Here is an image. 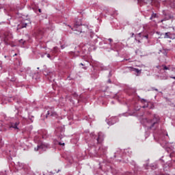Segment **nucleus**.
Listing matches in <instances>:
<instances>
[{
    "mask_svg": "<svg viewBox=\"0 0 175 175\" xmlns=\"http://www.w3.org/2000/svg\"><path fill=\"white\" fill-rule=\"evenodd\" d=\"M62 49H65V47L64 46H62Z\"/></svg>",
    "mask_w": 175,
    "mask_h": 175,
    "instance_id": "a211bd4d",
    "label": "nucleus"
},
{
    "mask_svg": "<svg viewBox=\"0 0 175 175\" xmlns=\"http://www.w3.org/2000/svg\"><path fill=\"white\" fill-rule=\"evenodd\" d=\"M156 16V14H153L152 16Z\"/></svg>",
    "mask_w": 175,
    "mask_h": 175,
    "instance_id": "5701e85b",
    "label": "nucleus"
},
{
    "mask_svg": "<svg viewBox=\"0 0 175 175\" xmlns=\"http://www.w3.org/2000/svg\"><path fill=\"white\" fill-rule=\"evenodd\" d=\"M48 116H57V113L55 112H51L50 111H48Z\"/></svg>",
    "mask_w": 175,
    "mask_h": 175,
    "instance_id": "0eeeda50",
    "label": "nucleus"
},
{
    "mask_svg": "<svg viewBox=\"0 0 175 175\" xmlns=\"http://www.w3.org/2000/svg\"><path fill=\"white\" fill-rule=\"evenodd\" d=\"M59 146H65V143L59 142Z\"/></svg>",
    "mask_w": 175,
    "mask_h": 175,
    "instance_id": "9b49d317",
    "label": "nucleus"
},
{
    "mask_svg": "<svg viewBox=\"0 0 175 175\" xmlns=\"http://www.w3.org/2000/svg\"><path fill=\"white\" fill-rule=\"evenodd\" d=\"M169 35H170V32L165 33V36H164L165 39H169L170 38V36Z\"/></svg>",
    "mask_w": 175,
    "mask_h": 175,
    "instance_id": "423d86ee",
    "label": "nucleus"
},
{
    "mask_svg": "<svg viewBox=\"0 0 175 175\" xmlns=\"http://www.w3.org/2000/svg\"><path fill=\"white\" fill-rule=\"evenodd\" d=\"M132 70H133V72H136V73H137L138 75L139 73H141V72H142V70H139V69L135 68H132Z\"/></svg>",
    "mask_w": 175,
    "mask_h": 175,
    "instance_id": "20e7f679",
    "label": "nucleus"
},
{
    "mask_svg": "<svg viewBox=\"0 0 175 175\" xmlns=\"http://www.w3.org/2000/svg\"><path fill=\"white\" fill-rule=\"evenodd\" d=\"M151 18H152V17H150V20H151Z\"/></svg>",
    "mask_w": 175,
    "mask_h": 175,
    "instance_id": "393cba45",
    "label": "nucleus"
},
{
    "mask_svg": "<svg viewBox=\"0 0 175 175\" xmlns=\"http://www.w3.org/2000/svg\"><path fill=\"white\" fill-rule=\"evenodd\" d=\"M14 55H17V54H15Z\"/></svg>",
    "mask_w": 175,
    "mask_h": 175,
    "instance_id": "bb28decb",
    "label": "nucleus"
},
{
    "mask_svg": "<svg viewBox=\"0 0 175 175\" xmlns=\"http://www.w3.org/2000/svg\"><path fill=\"white\" fill-rule=\"evenodd\" d=\"M72 29L74 31V33L76 35H80V33L87 32L88 31V26L75 25Z\"/></svg>",
    "mask_w": 175,
    "mask_h": 175,
    "instance_id": "f257e3e1",
    "label": "nucleus"
},
{
    "mask_svg": "<svg viewBox=\"0 0 175 175\" xmlns=\"http://www.w3.org/2000/svg\"><path fill=\"white\" fill-rule=\"evenodd\" d=\"M27 27V23H23L22 28H25Z\"/></svg>",
    "mask_w": 175,
    "mask_h": 175,
    "instance_id": "9d476101",
    "label": "nucleus"
},
{
    "mask_svg": "<svg viewBox=\"0 0 175 175\" xmlns=\"http://www.w3.org/2000/svg\"><path fill=\"white\" fill-rule=\"evenodd\" d=\"M38 11L40 13H42V10L39 9Z\"/></svg>",
    "mask_w": 175,
    "mask_h": 175,
    "instance_id": "2eb2a0df",
    "label": "nucleus"
},
{
    "mask_svg": "<svg viewBox=\"0 0 175 175\" xmlns=\"http://www.w3.org/2000/svg\"><path fill=\"white\" fill-rule=\"evenodd\" d=\"M50 57H51V56H50V54H47V57H48V58H50Z\"/></svg>",
    "mask_w": 175,
    "mask_h": 175,
    "instance_id": "4468645a",
    "label": "nucleus"
},
{
    "mask_svg": "<svg viewBox=\"0 0 175 175\" xmlns=\"http://www.w3.org/2000/svg\"><path fill=\"white\" fill-rule=\"evenodd\" d=\"M154 125H155V122H153L152 126H154Z\"/></svg>",
    "mask_w": 175,
    "mask_h": 175,
    "instance_id": "6ab92c4d",
    "label": "nucleus"
},
{
    "mask_svg": "<svg viewBox=\"0 0 175 175\" xmlns=\"http://www.w3.org/2000/svg\"><path fill=\"white\" fill-rule=\"evenodd\" d=\"M81 65L83 66L84 64H83V63H81Z\"/></svg>",
    "mask_w": 175,
    "mask_h": 175,
    "instance_id": "aec40b11",
    "label": "nucleus"
},
{
    "mask_svg": "<svg viewBox=\"0 0 175 175\" xmlns=\"http://www.w3.org/2000/svg\"><path fill=\"white\" fill-rule=\"evenodd\" d=\"M157 68H161V66H157Z\"/></svg>",
    "mask_w": 175,
    "mask_h": 175,
    "instance_id": "412c9836",
    "label": "nucleus"
},
{
    "mask_svg": "<svg viewBox=\"0 0 175 175\" xmlns=\"http://www.w3.org/2000/svg\"><path fill=\"white\" fill-rule=\"evenodd\" d=\"M97 142H98V143H100L101 142H103V134H102V133H98Z\"/></svg>",
    "mask_w": 175,
    "mask_h": 175,
    "instance_id": "7ed1b4c3",
    "label": "nucleus"
},
{
    "mask_svg": "<svg viewBox=\"0 0 175 175\" xmlns=\"http://www.w3.org/2000/svg\"><path fill=\"white\" fill-rule=\"evenodd\" d=\"M108 40H109V42H113V39H111V38H109Z\"/></svg>",
    "mask_w": 175,
    "mask_h": 175,
    "instance_id": "ddd939ff",
    "label": "nucleus"
},
{
    "mask_svg": "<svg viewBox=\"0 0 175 175\" xmlns=\"http://www.w3.org/2000/svg\"><path fill=\"white\" fill-rule=\"evenodd\" d=\"M54 51H57V47L54 48Z\"/></svg>",
    "mask_w": 175,
    "mask_h": 175,
    "instance_id": "dca6fc26",
    "label": "nucleus"
},
{
    "mask_svg": "<svg viewBox=\"0 0 175 175\" xmlns=\"http://www.w3.org/2000/svg\"><path fill=\"white\" fill-rule=\"evenodd\" d=\"M172 74V79H175V68H174L171 72Z\"/></svg>",
    "mask_w": 175,
    "mask_h": 175,
    "instance_id": "39448f33",
    "label": "nucleus"
},
{
    "mask_svg": "<svg viewBox=\"0 0 175 175\" xmlns=\"http://www.w3.org/2000/svg\"><path fill=\"white\" fill-rule=\"evenodd\" d=\"M139 2L142 1H144V0H138Z\"/></svg>",
    "mask_w": 175,
    "mask_h": 175,
    "instance_id": "4be33fe9",
    "label": "nucleus"
},
{
    "mask_svg": "<svg viewBox=\"0 0 175 175\" xmlns=\"http://www.w3.org/2000/svg\"><path fill=\"white\" fill-rule=\"evenodd\" d=\"M108 125H113V124H116V122H110V121L107 122Z\"/></svg>",
    "mask_w": 175,
    "mask_h": 175,
    "instance_id": "1a4fd4ad",
    "label": "nucleus"
},
{
    "mask_svg": "<svg viewBox=\"0 0 175 175\" xmlns=\"http://www.w3.org/2000/svg\"><path fill=\"white\" fill-rule=\"evenodd\" d=\"M163 68L164 70H167V69H168L167 67H166L165 66H164Z\"/></svg>",
    "mask_w": 175,
    "mask_h": 175,
    "instance_id": "f8f14e48",
    "label": "nucleus"
},
{
    "mask_svg": "<svg viewBox=\"0 0 175 175\" xmlns=\"http://www.w3.org/2000/svg\"><path fill=\"white\" fill-rule=\"evenodd\" d=\"M146 38H148V36H146Z\"/></svg>",
    "mask_w": 175,
    "mask_h": 175,
    "instance_id": "a878e982",
    "label": "nucleus"
},
{
    "mask_svg": "<svg viewBox=\"0 0 175 175\" xmlns=\"http://www.w3.org/2000/svg\"><path fill=\"white\" fill-rule=\"evenodd\" d=\"M17 125H18V123H15L14 126H12V128H14V129H18V128L17 127Z\"/></svg>",
    "mask_w": 175,
    "mask_h": 175,
    "instance_id": "6e6552de",
    "label": "nucleus"
},
{
    "mask_svg": "<svg viewBox=\"0 0 175 175\" xmlns=\"http://www.w3.org/2000/svg\"><path fill=\"white\" fill-rule=\"evenodd\" d=\"M46 148H49V144H42L40 146H38L37 148H35V151H38L39 150H46Z\"/></svg>",
    "mask_w": 175,
    "mask_h": 175,
    "instance_id": "f03ea898",
    "label": "nucleus"
},
{
    "mask_svg": "<svg viewBox=\"0 0 175 175\" xmlns=\"http://www.w3.org/2000/svg\"><path fill=\"white\" fill-rule=\"evenodd\" d=\"M166 21V20H165V19H164V20H161V23H163V21Z\"/></svg>",
    "mask_w": 175,
    "mask_h": 175,
    "instance_id": "f3484780",
    "label": "nucleus"
},
{
    "mask_svg": "<svg viewBox=\"0 0 175 175\" xmlns=\"http://www.w3.org/2000/svg\"><path fill=\"white\" fill-rule=\"evenodd\" d=\"M170 18H172V16H170Z\"/></svg>",
    "mask_w": 175,
    "mask_h": 175,
    "instance_id": "b1692460",
    "label": "nucleus"
}]
</instances>
